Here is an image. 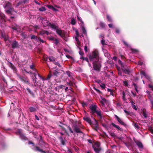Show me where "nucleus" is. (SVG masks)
<instances>
[{
	"label": "nucleus",
	"mask_w": 153,
	"mask_h": 153,
	"mask_svg": "<svg viewBox=\"0 0 153 153\" xmlns=\"http://www.w3.org/2000/svg\"><path fill=\"white\" fill-rule=\"evenodd\" d=\"M99 52L98 50L95 49L92 52L91 55L89 56V58L90 61L94 60L99 61Z\"/></svg>",
	"instance_id": "1"
},
{
	"label": "nucleus",
	"mask_w": 153,
	"mask_h": 153,
	"mask_svg": "<svg viewBox=\"0 0 153 153\" xmlns=\"http://www.w3.org/2000/svg\"><path fill=\"white\" fill-rule=\"evenodd\" d=\"M93 67L94 70L100 71L101 67V65L99 61H94L93 63Z\"/></svg>",
	"instance_id": "2"
},
{
	"label": "nucleus",
	"mask_w": 153,
	"mask_h": 153,
	"mask_svg": "<svg viewBox=\"0 0 153 153\" xmlns=\"http://www.w3.org/2000/svg\"><path fill=\"white\" fill-rule=\"evenodd\" d=\"M18 76L21 81L23 82L26 84L28 85L30 84V83L29 82V80L27 77L20 76L19 75H18Z\"/></svg>",
	"instance_id": "3"
},
{
	"label": "nucleus",
	"mask_w": 153,
	"mask_h": 153,
	"mask_svg": "<svg viewBox=\"0 0 153 153\" xmlns=\"http://www.w3.org/2000/svg\"><path fill=\"white\" fill-rule=\"evenodd\" d=\"M92 147L96 153H100V152L102 150V149L100 146L99 143L96 144L95 146H93Z\"/></svg>",
	"instance_id": "4"
},
{
	"label": "nucleus",
	"mask_w": 153,
	"mask_h": 153,
	"mask_svg": "<svg viewBox=\"0 0 153 153\" xmlns=\"http://www.w3.org/2000/svg\"><path fill=\"white\" fill-rule=\"evenodd\" d=\"M83 130L77 127V136L79 138H83L84 136V134L83 132Z\"/></svg>",
	"instance_id": "5"
},
{
	"label": "nucleus",
	"mask_w": 153,
	"mask_h": 153,
	"mask_svg": "<svg viewBox=\"0 0 153 153\" xmlns=\"http://www.w3.org/2000/svg\"><path fill=\"white\" fill-rule=\"evenodd\" d=\"M7 64L8 66L13 70L14 73H17V68L12 63L10 62H8Z\"/></svg>",
	"instance_id": "6"
},
{
	"label": "nucleus",
	"mask_w": 153,
	"mask_h": 153,
	"mask_svg": "<svg viewBox=\"0 0 153 153\" xmlns=\"http://www.w3.org/2000/svg\"><path fill=\"white\" fill-rule=\"evenodd\" d=\"M77 19L81 22V27L83 33L85 34L86 33V30L83 26L84 22L82 21L80 19V18L77 16Z\"/></svg>",
	"instance_id": "7"
},
{
	"label": "nucleus",
	"mask_w": 153,
	"mask_h": 153,
	"mask_svg": "<svg viewBox=\"0 0 153 153\" xmlns=\"http://www.w3.org/2000/svg\"><path fill=\"white\" fill-rule=\"evenodd\" d=\"M123 68H121V69L124 73L126 74L129 75L132 71L131 69L128 68L125 69Z\"/></svg>",
	"instance_id": "8"
},
{
	"label": "nucleus",
	"mask_w": 153,
	"mask_h": 153,
	"mask_svg": "<svg viewBox=\"0 0 153 153\" xmlns=\"http://www.w3.org/2000/svg\"><path fill=\"white\" fill-rule=\"evenodd\" d=\"M12 48L13 49L17 48L19 47V44L16 40H13L11 44Z\"/></svg>",
	"instance_id": "9"
},
{
	"label": "nucleus",
	"mask_w": 153,
	"mask_h": 153,
	"mask_svg": "<svg viewBox=\"0 0 153 153\" xmlns=\"http://www.w3.org/2000/svg\"><path fill=\"white\" fill-rule=\"evenodd\" d=\"M97 106L95 105H91L90 107V108L91 110L92 111V114H93L95 113L97 110Z\"/></svg>",
	"instance_id": "10"
},
{
	"label": "nucleus",
	"mask_w": 153,
	"mask_h": 153,
	"mask_svg": "<svg viewBox=\"0 0 153 153\" xmlns=\"http://www.w3.org/2000/svg\"><path fill=\"white\" fill-rule=\"evenodd\" d=\"M114 116L115 117V118H116L117 120V121L120 123L122 125L124 126H126V124L123 121L122 119L119 118L117 115H115Z\"/></svg>",
	"instance_id": "11"
},
{
	"label": "nucleus",
	"mask_w": 153,
	"mask_h": 153,
	"mask_svg": "<svg viewBox=\"0 0 153 153\" xmlns=\"http://www.w3.org/2000/svg\"><path fill=\"white\" fill-rule=\"evenodd\" d=\"M18 132L22 139L25 140H27V138L22 133L20 130H19L18 131Z\"/></svg>",
	"instance_id": "12"
},
{
	"label": "nucleus",
	"mask_w": 153,
	"mask_h": 153,
	"mask_svg": "<svg viewBox=\"0 0 153 153\" xmlns=\"http://www.w3.org/2000/svg\"><path fill=\"white\" fill-rule=\"evenodd\" d=\"M56 33L61 37L62 36H63V34L65 33L64 31H62L60 29H59L58 28L56 30Z\"/></svg>",
	"instance_id": "13"
},
{
	"label": "nucleus",
	"mask_w": 153,
	"mask_h": 153,
	"mask_svg": "<svg viewBox=\"0 0 153 153\" xmlns=\"http://www.w3.org/2000/svg\"><path fill=\"white\" fill-rule=\"evenodd\" d=\"M83 119L86 122L89 123L90 125L92 124L91 118L87 117H85L83 118Z\"/></svg>",
	"instance_id": "14"
},
{
	"label": "nucleus",
	"mask_w": 153,
	"mask_h": 153,
	"mask_svg": "<svg viewBox=\"0 0 153 153\" xmlns=\"http://www.w3.org/2000/svg\"><path fill=\"white\" fill-rule=\"evenodd\" d=\"M73 122H72V126L73 128L74 129V132L76 133V121H74V120H72Z\"/></svg>",
	"instance_id": "15"
},
{
	"label": "nucleus",
	"mask_w": 153,
	"mask_h": 153,
	"mask_svg": "<svg viewBox=\"0 0 153 153\" xmlns=\"http://www.w3.org/2000/svg\"><path fill=\"white\" fill-rule=\"evenodd\" d=\"M95 113H96L97 114V116L100 119H102V115L101 111L100 110H97L95 112Z\"/></svg>",
	"instance_id": "16"
},
{
	"label": "nucleus",
	"mask_w": 153,
	"mask_h": 153,
	"mask_svg": "<svg viewBox=\"0 0 153 153\" xmlns=\"http://www.w3.org/2000/svg\"><path fill=\"white\" fill-rule=\"evenodd\" d=\"M36 149H35V151H38L42 153H46V152L45 151H43L42 149H40L39 147L37 146H35Z\"/></svg>",
	"instance_id": "17"
},
{
	"label": "nucleus",
	"mask_w": 153,
	"mask_h": 153,
	"mask_svg": "<svg viewBox=\"0 0 153 153\" xmlns=\"http://www.w3.org/2000/svg\"><path fill=\"white\" fill-rule=\"evenodd\" d=\"M135 142L137 145L138 146L139 148H142L143 147V146L142 143L140 141H135Z\"/></svg>",
	"instance_id": "18"
},
{
	"label": "nucleus",
	"mask_w": 153,
	"mask_h": 153,
	"mask_svg": "<svg viewBox=\"0 0 153 153\" xmlns=\"http://www.w3.org/2000/svg\"><path fill=\"white\" fill-rule=\"evenodd\" d=\"M111 124L113 127L117 128L118 130H120V131H123L122 128H121L119 126L115 125L113 123H112Z\"/></svg>",
	"instance_id": "19"
},
{
	"label": "nucleus",
	"mask_w": 153,
	"mask_h": 153,
	"mask_svg": "<svg viewBox=\"0 0 153 153\" xmlns=\"http://www.w3.org/2000/svg\"><path fill=\"white\" fill-rule=\"evenodd\" d=\"M12 28L14 30H16L17 31H19L20 29V27L16 25L15 26H13L12 27Z\"/></svg>",
	"instance_id": "20"
},
{
	"label": "nucleus",
	"mask_w": 153,
	"mask_h": 153,
	"mask_svg": "<svg viewBox=\"0 0 153 153\" xmlns=\"http://www.w3.org/2000/svg\"><path fill=\"white\" fill-rule=\"evenodd\" d=\"M10 8L6 11V12L8 14H10L12 15V13L13 12L14 10V9L13 8Z\"/></svg>",
	"instance_id": "21"
},
{
	"label": "nucleus",
	"mask_w": 153,
	"mask_h": 153,
	"mask_svg": "<svg viewBox=\"0 0 153 153\" xmlns=\"http://www.w3.org/2000/svg\"><path fill=\"white\" fill-rule=\"evenodd\" d=\"M133 125L136 129H139L140 127L139 126L138 123L136 122H133Z\"/></svg>",
	"instance_id": "22"
},
{
	"label": "nucleus",
	"mask_w": 153,
	"mask_h": 153,
	"mask_svg": "<svg viewBox=\"0 0 153 153\" xmlns=\"http://www.w3.org/2000/svg\"><path fill=\"white\" fill-rule=\"evenodd\" d=\"M61 73L59 71V70H56L53 72V75L56 76L59 75Z\"/></svg>",
	"instance_id": "23"
},
{
	"label": "nucleus",
	"mask_w": 153,
	"mask_h": 153,
	"mask_svg": "<svg viewBox=\"0 0 153 153\" xmlns=\"http://www.w3.org/2000/svg\"><path fill=\"white\" fill-rule=\"evenodd\" d=\"M106 19L108 22H113V20L111 17L109 15H106Z\"/></svg>",
	"instance_id": "24"
},
{
	"label": "nucleus",
	"mask_w": 153,
	"mask_h": 153,
	"mask_svg": "<svg viewBox=\"0 0 153 153\" xmlns=\"http://www.w3.org/2000/svg\"><path fill=\"white\" fill-rule=\"evenodd\" d=\"M59 139L60 140L61 144L63 145H65V143L62 137V136L59 137Z\"/></svg>",
	"instance_id": "25"
},
{
	"label": "nucleus",
	"mask_w": 153,
	"mask_h": 153,
	"mask_svg": "<svg viewBox=\"0 0 153 153\" xmlns=\"http://www.w3.org/2000/svg\"><path fill=\"white\" fill-rule=\"evenodd\" d=\"M50 26L51 28L54 29L56 30L58 28V26H56L55 24H51Z\"/></svg>",
	"instance_id": "26"
},
{
	"label": "nucleus",
	"mask_w": 153,
	"mask_h": 153,
	"mask_svg": "<svg viewBox=\"0 0 153 153\" xmlns=\"http://www.w3.org/2000/svg\"><path fill=\"white\" fill-rule=\"evenodd\" d=\"M52 76V75L51 74V71H49V73L48 74L47 77L45 79V80H48Z\"/></svg>",
	"instance_id": "27"
},
{
	"label": "nucleus",
	"mask_w": 153,
	"mask_h": 153,
	"mask_svg": "<svg viewBox=\"0 0 153 153\" xmlns=\"http://www.w3.org/2000/svg\"><path fill=\"white\" fill-rule=\"evenodd\" d=\"M11 7V4L9 2H7L5 4V6L4 7L5 8H10Z\"/></svg>",
	"instance_id": "28"
},
{
	"label": "nucleus",
	"mask_w": 153,
	"mask_h": 153,
	"mask_svg": "<svg viewBox=\"0 0 153 153\" xmlns=\"http://www.w3.org/2000/svg\"><path fill=\"white\" fill-rule=\"evenodd\" d=\"M77 47H78L79 48V49L80 50V51L79 52V54L81 56H83L84 54V53L83 52V50H81V49L80 48V47H78L77 46Z\"/></svg>",
	"instance_id": "29"
},
{
	"label": "nucleus",
	"mask_w": 153,
	"mask_h": 153,
	"mask_svg": "<svg viewBox=\"0 0 153 153\" xmlns=\"http://www.w3.org/2000/svg\"><path fill=\"white\" fill-rule=\"evenodd\" d=\"M118 64L120 65L121 68H124V66L122 62L120 59H119L118 60Z\"/></svg>",
	"instance_id": "30"
},
{
	"label": "nucleus",
	"mask_w": 153,
	"mask_h": 153,
	"mask_svg": "<svg viewBox=\"0 0 153 153\" xmlns=\"http://www.w3.org/2000/svg\"><path fill=\"white\" fill-rule=\"evenodd\" d=\"M26 89L30 94L32 96H34V95L33 92H32L29 88H26Z\"/></svg>",
	"instance_id": "31"
},
{
	"label": "nucleus",
	"mask_w": 153,
	"mask_h": 153,
	"mask_svg": "<svg viewBox=\"0 0 153 153\" xmlns=\"http://www.w3.org/2000/svg\"><path fill=\"white\" fill-rule=\"evenodd\" d=\"M29 110L30 112H33L36 111V109L33 107H30L29 108Z\"/></svg>",
	"instance_id": "32"
},
{
	"label": "nucleus",
	"mask_w": 153,
	"mask_h": 153,
	"mask_svg": "<svg viewBox=\"0 0 153 153\" xmlns=\"http://www.w3.org/2000/svg\"><path fill=\"white\" fill-rule=\"evenodd\" d=\"M130 50L133 53H137L139 51L138 50L136 49H134L132 48H131Z\"/></svg>",
	"instance_id": "33"
},
{
	"label": "nucleus",
	"mask_w": 153,
	"mask_h": 153,
	"mask_svg": "<svg viewBox=\"0 0 153 153\" xmlns=\"http://www.w3.org/2000/svg\"><path fill=\"white\" fill-rule=\"evenodd\" d=\"M101 36L102 37V39L101 40V43L102 44V45H106V44L105 43V40H104V39H103V38H104V37L103 36H102V35Z\"/></svg>",
	"instance_id": "34"
},
{
	"label": "nucleus",
	"mask_w": 153,
	"mask_h": 153,
	"mask_svg": "<svg viewBox=\"0 0 153 153\" xmlns=\"http://www.w3.org/2000/svg\"><path fill=\"white\" fill-rule=\"evenodd\" d=\"M133 85L134 86V88H135V90H136V91L137 93H138V92L139 91L137 90L138 87H137V85L135 83H133Z\"/></svg>",
	"instance_id": "35"
},
{
	"label": "nucleus",
	"mask_w": 153,
	"mask_h": 153,
	"mask_svg": "<svg viewBox=\"0 0 153 153\" xmlns=\"http://www.w3.org/2000/svg\"><path fill=\"white\" fill-rule=\"evenodd\" d=\"M123 42L124 44L126 47H131V45L128 44L127 42H126L124 40L122 41Z\"/></svg>",
	"instance_id": "36"
},
{
	"label": "nucleus",
	"mask_w": 153,
	"mask_h": 153,
	"mask_svg": "<svg viewBox=\"0 0 153 153\" xmlns=\"http://www.w3.org/2000/svg\"><path fill=\"white\" fill-rule=\"evenodd\" d=\"M49 60L51 62L54 61L56 59L53 56H50L49 58Z\"/></svg>",
	"instance_id": "37"
},
{
	"label": "nucleus",
	"mask_w": 153,
	"mask_h": 153,
	"mask_svg": "<svg viewBox=\"0 0 153 153\" xmlns=\"http://www.w3.org/2000/svg\"><path fill=\"white\" fill-rule=\"evenodd\" d=\"M61 37L66 41H67L68 40V38L65 36V33L63 34V36H62Z\"/></svg>",
	"instance_id": "38"
},
{
	"label": "nucleus",
	"mask_w": 153,
	"mask_h": 153,
	"mask_svg": "<svg viewBox=\"0 0 153 153\" xmlns=\"http://www.w3.org/2000/svg\"><path fill=\"white\" fill-rule=\"evenodd\" d=\"M107 91L108 92H110L111 95H113V91L112 89L108 88L107 89Z\"/></svg>",
	"instance_id": "39"
},
{
	"label": "nucleus",
	"mask_w": 153,
	"mask_h": 153,
	"mask_svg": "<svg viewBox=\"0 0 153 153\" xmlns=\"http://www.w3.org/2000/svg\"><path fill=\"white\" fill-rule=\"evenodd\" d=\"M143 116L145 118H146L147 117V114L146 113V112L145 111V110L144 109H143Z\"/></svg>",
	"instance_id": "40"
},
{
	"label": "nucleus",
	"mask_w": 153,
	"mask_h": 153,
	"mask_svg": "<svg viewBox=\"0 0 153 153\" xmlns=\"http://www.w3.org/2000/svg\"><path fill=\"white\" fill-rule=\"evenodd\" d=\"M46 10L45 8L44 7H42L39 9V10L40 11H44Z\"/></svg>",
	"instance_id": "41"
},
{
	"label": "nucleus",
	"mask_w": 153,
	"mask_h": 153,
	"mask_svg": "<svg viewBox=\"0 0 153 153\" xmlns=\"http://www.w3.org/2000/svg\"><path fill=\"white\" fill-rule=\"evenodd\" d=\"M71 24L72 25H74L76 24V21L75 19H71Z\"/></svg>",
	"instance_id": "42"
},
{
	"label": "nucleus",
	"mask_w": 153,
	"mask_h": 153,
	"mask_svg": "<svg viewBox=\"0 0 153 153\" xmlns=\"http://www.w3.org/2000/svg\"><path fill=\"white\" fill-rule=\"evenodd\" d=\"M123 83L126 86H128V81L127 80H126L125 81H123Z\"/></svg>",
	"instance_id": "43"
},
{
	"label": "nucleus",
	"mask_w": 153,
	"mask_h": 153,
	"mask_svg": "<svg viewBox=\"0 0 153 153\" xmlns=\"http://www.w3.org/2000/svg\"><path fill=\"white\" fill-rule=\"evenodd\" d=\"M51 23L49 22L47 20H46V23H45V25L48 26H50Z\"/></svg>",
	"instance_id": "44"
},
{
	"label": "nucleus",
	"mask_w": 153,
	"mask_h": 153,
	"mask_svg": "<svg viewBox=\"0 0 153 153\" xmlns=\"http://www.w3.org/2000/svg\"><path fill=\"white\" fill-rule=\"evenodd\" d=\"M30 68L33 71H37L36 68H34V65H31L30 66Z\"/></svg>",
	"instance_id": "45"
},
{
	"label": "nucleus",
	"mask_w": 153,
	"mask_h": 153,
	"mask_svg": "<svg viewBox=\"0 0 153 153\" xmlns=\"http://www.w3.org/2000/svg\"><path fill=\"white\" fill-rule=\"evenodd\" d=\"M94 120H95V123L94 124L95 126H96V127H97V126L98 127L99 125L98 121L95 119H94Z\"/></svg>",
	"instance_id": "46"
},
{
	"label": "nucleus",
	"mask_w": 153,
	"mask_h": 153,
	"mask_svg": "<svg viewBox=\"0 0 153 153\" xmlns=\"http://www.w3.org/2000/svg\"><path fill=\"white\" fill-rule=\"evenodd\" d=\"M36 72H37V74H38L39 76L41 79H42L43 80H45V78L42 77V76H41V75H40L38 73V71H36Z\"/></svg>",
	"instance_id": "47"
},
{
	"label": "nucleus",
	"mask_w": 153,
	"mask_h": 153,
	"mask_svg": "<svg viewBox=\"0 0 153 153\" xmlns=\"http://www.w3.org/2000/svg\"><path fill=\"white\" fill-rule=\"evenodd\" d=\"M32 78L33 79V82H34V83H36L37 82V78L36 77H32Z\"/></svg>",
	"instance_id": "48"
},
{
	"label": "nucleus",
	"mask_w": 153,
	"mask_h": 153,
	"mask_svg": "<svg viewBox=\"0 0 153 153\" xmlns=\"http://www.w3.org/2000/svg\"><path fill=\"white\" fill-rule=\"evenodd\" d=\"M93 88L99 94H100V93L101 94L102 93V92H101V91H100V90H99L98 89L96 88L95 87H94Z\"/></svg>",
	"instance_id": "49"
},
{
	"label": "nucleus",
	"mask_w": 153,
	"mask_h": 153,
	"mask_svg": "<svg viewBox=\"0 0 153 153\" xmlns=\"http://www.w3.org/2000/svg\"><path fill=\"white\" fill-rule=\"evenodd\" d=\"M54 41V43L55 45H57L59 43V41L57 39L55 38Z\"/></svg>",
	"instance_id": "50"
},
{
	"label": "nucleus",
	"mask_w": 153,
	"mask_h": 153,
	"mask_svg": "<svg viewBox=\"0 0 153 153\" xmlns=\"http://www.w3.org/2000/svg\"><path fill=\"white\" fill-rule=\"evenodd\" d=\"M45 30H42L41 31H40L39 32V33L41 35H43L44 34H45Z\"/></svg>",
	"instance_id": "51"
},
{
	"label": "nucleus",
	"mask_w": 153,
	"mask_h": 153,
	"mask_svg": "<svg viewBox=\"0 0 153 153\" xmlns=\"http://www.w3.org/2000/svg\"><path fill=\"white\" fill-rule=\"evenodd\" d=\"M37 38V36H35L34 35H32L31 36V39H36Z\"/></svg>",
	"instance_id": "52"
},
{
	"label": "nucleus",
	"mask_w": 153,
	"mask_h": 153,
	"mask_svg": "<svg viewBox=\"0 0 153 153\" xmlns=\"http://www.w3.org/2000/svg\"><path fill=\"white\" fill-rule=\"evenodd\" d=\"M67 128L69 129V131L71 133H73L74 132L72 129H71V128L69 126H67Z\"/></svg>",
	"instance_id": "53"
},
{
	"label": "nucleus",
	"mask_w": 153,
	"mask_h": 153,
	"mask_svg": "<svg viewBox=\"0 0 153 153\" xmlns=\"http://www.w3.org/2000/svg\"><path fill=\"white\" fill-rule=\"evenodd\" d=\"M100 26L102 27V28H104L105 27V24L103 23L102 22H101L100 23Z\"/></svg>",
	"instance_id": "54"
},
{
	"label": "nucleus",
	"mask_w": 153,
	"mask_h": 153,
	"mask_svg": "<svg viewBox=\"0 0 153 153\" xmlns=\"http://www.w3.org/2000/svg\"><path fill=\"white\" fill-rule=\"evenodd\" d=\"M109 134L110 135L113 137H115L116 136L115 134L114 133L110 132Z\"/></svg>",
	"instance_id": "55"
},
{
	"label": "nucleus",
	"mask_w": 153,
	"mask_h": 153,
	"mask_svg": "<svg viewBox=\"0 0 153 153\" xmlns=\"http://www.w3.org/2000/svg\"><path fill=\"white\" fill-rule=\"evenodd\" d=\"M38 39V41H39L41 42L42 43L44 42V41L43 39H41L40 37H39Z\"/></svg>",
	"instance_id": "56"
},
{
	"label": "nucleus",
	"mask_w": 153,
	"mask_h": 153,
	"mask_svg": "<svg viewBox=\"0 0 153 153\" xmlns=\"http://www.w3.org/2000/svg\"><path fill=\"white\" fill-rule=\"evenodd\" d=\"M100 87L103 89H104L105 87V85L104 84L102 83L101 85H100Z\"/></svg>",
	"instance_id": "57"
},
{
	"label": "nucleus",
	"mask_w": 153,
	"mask_h": 153,
	"mask_svg": "<svg viewBox=\"0 0 153 153\" xmlns=\"http://www.w3.org/2000/svg\"><path fill=\"white\" fill-rule=\"evenodd\" d=\"M132 107L134 109V110H137V108L136 106V105L134 104H132V105H131Z\"/></svg>",
	"instance_id": "58"
},
{
	"label": "nucleus",
	"mask_w": 153,
	"mask_h": 153,
	"mask_svg": "<svg viewBox=\"0 0 153 153\" xmlns=\"http://www.w3.org/2000/svg\"><path fill=\"white\" fill-rule=\"evenodd\" d=\"M53 63L56 65H57L59 67H61V65L60 64L57 62H53Z\"/></svg>",
	"instance_id": "59"
},
{
	"label": "nucleus",
	"mask_w": 153,
	"mask_h": 153,
	"mask_svg": "<svg viewBox=\"0 0 153 153\" xmlns=\"http://www.w3.org/2000/svg\"><path fill=\"white\" fill-rule=\"evenodd\" d=\"M144 76L147 79L149 80L150 79V76L146 74Z\"/></svg>",
	"instance_id": "60"
},
{
	"label": "nucleus",
	"mask_w": 153,
	"mask_h": 153,
	"mask_svg": "<svg viewBox=\"0 0 153 153\" xmlns=\"http://www.w3.org/2000/svg\"><path fill=\"white\" fill-rule=\"evenodd\" d=\"M140 74H141L143 75L144 76H145L146 74L145 72L143 71H141L140 72Z\"/></svg>",
	"instance_id": "61"
},
{
	"label": "nucleus",
	"mask_w": 153,
	"mask_h": 153,
	"mask_svg": "<svg viewBox=\"0 0 153 153\" xmlns=\"http://www.w3.org/2000/svg\"><path fill=\"white\" fill-rule=\"evenodd\" d=\"M95 81L98 83H100L102 82V81L100 79H97Z\"/></svg>",
	"instance_id": "62"
},
{
	"label": "nucleus",
	"mask_w": 153,
	"mask_h": 153,
	"mask_svg": "<svg viewBox=\"0 0 153 153\" xmlns=\"http://www.w3.org/2000/svg\"><path fill=\"white\" fill-rule=\"evenodd\" d=\"M66 73L69 77H70L71 76V75H70L71 73L69 71H67L66 72Z\"/></svg>",
	"instance_id": "63"
},
{
	"label": "nucleus",
	"mask_w": 153,
	"mask_h": 153,
	"mask_svg": "<svg viewBox=\"0 0 153 153\" xmlns=\"http://www.w3.org/2000/svg\"><path fill=\"white\" fill-rule=\"evenodd\" d=\"M115 31L116 33H117L118 34V33H120V30L118 29H115Z\"/></svg>",
	"instance_id": "64"
}]
</instances>
